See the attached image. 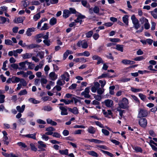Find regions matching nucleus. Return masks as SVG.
Masks as SVG:
<instances>
[{"instance_id":"obj_6","label":"nucleus","mask_w":157,"mask_h":157,"mask_svg":"<svg viewBox=\"0 0 157 157\" xmlns=\"http://www.w3.org/2000/svg\"><path fill=\"white\" fill-rule=\"evenodd\" d=\"M103 103L108 108H112L113 105V101L110 99L105 100Z\"/></svg>"},{"instance_id":"obj_1","label":"nucleus","mask_w":157,"mask_h":157,"mask_svg":"<svg viewBox=\"0 0 157 157\" xmlns=\"http://www.w3.org/2000/svg\"><path fill=\"white\" fill-rule=\"evenodd\" d=\"M85 18V16L82 15L81 14H79L77 19L75 20L74 22H72L69 25V26L71 27H72L73 26L77 25V23H79V25H81L82 22V19Z\"/></svg>"},{"instance_id":"obj_61","label":"nucleus","mask_w":157,"mask_h":157,"mask_svg":"<svg viewBox=\"0 0 157 157\" xmlns=\"http://www.w3.org/2000/svg\"><path fill=\"white\" fill-rule=\"evenodd\" d=\"M139 96L140 99L143 101H144L146 98V96L145 95L141 93L139 94Z\"/></svg>"},{"instance_id":"obj_15","label":"nucleus","mask_w":157,"mask_h":157,"mask_svg":"<svg viewBox=\"0 0 157 157\" xmlns=\"http://www.w3.org/2000/svg\"><path fill=\"white\" fill-rule=\"evenodd\" d=\"M68 109L69 111H70L74 114H77L79 113L78 110L77 108L76 107H74L72 109L70 108H68Z\"/></svg>"},{"instance_id":"obj_55","label":"nucleus","mask_w":157,"mask_h":157,"mask_svg":"<svg viewBox=\"0 0 157 157\" xmlns=\"http://www.w3.org/2000/svg\"><path fill=\"white\" fill-rule=\"evenodd\" d=\"M5 96L3 94H0V103H2L4 102Z\"/></svg>"},{"instance_id":"obj_31","label":"nucleus","mask_w":157,"mask_h":157,"mask_svg":"<svg viewBox=\"0 0 157 157\" xmlns=\"http://www.w3.org/2000/svg\"><path fill=\"white\" fill-rule=\"evenodd\" d=\"M131 19L133 24L139 22L138 20L136 18L134 15H133L132 16Z\"/></svg>"},{"instance_id":"obj_37","label":"nucleus","mask_w":157,"mask_h":157,"mask_svg":"<svg viewBox=\"0 0 157 157\" xmlns=\"http://www.w3.org/2000/svg\"><path fill=\"white\" fill-rule=\"evenodd\" d=\"M56 19L54 17L51 18L50 21V24L51 25H53L56 23Z\"/></svg>"},{"instance_id":"obj_57","label":"nucleus","mask_w":157,"mask_h":157,"mask_svg":"<svg viewBox=\"0 0 157 157\" xmlns=\"http://www.w3.org/2000/svg\"><path fill=\"white\" fill-rule=\"evenodd\" d=\"M48 29V24L47 23H44L43 26L41 28L40 30H46Z\"/></svg>"},{"instance_id":"obj_27","label":"nucleus","mask_w":157,"mask_h":157,"mask_svg":"<svg viewBox=\"0 0 157 157\" xmlns=\"http://www.w3.org/2000/svg\"><path fill=\"white\" fill-rule=\"evenodd\" d=\"M115 48L118 51L123 52V45L119 44H117L116 45V48Z\"/></svg>"},{"instance_id":"obj_26","label":"nucleus","mask_w":157,"mask_h":157,"mask_svg":"<svg viewBox=\"0 0 157 157\" xmlns=\"http://www.w3.org/2000/svg\"><path fill=\"white\" fill-rule=\"evenodd\" d=\"M40 46L37 44H32L29 45H28V46H27V48L28 49H32L35 48H38L40 47Z\"/></svg>"},{"instance_id":"obj_46","label":"nucleus","mask_w":157,"mask_h":157,"mask_svg":"<svg viewBox=\"0 0 157 157\" xmlns=\"http://www.w3.org/2000/svg\"><path fill=\"white\" fill-rule=\"evenodd\" d=\"M31 149L32 151H36L37 150V148L34 145L33 143H31L30 144Z\"/></svg>"},{"instance_id":"obj_62","label":"nucleus","mask_w":157,"mask_h":157,"mask_svg":"<svg viewBox=\"0 0 157 157\" xmlns=\"http://www.w3.org/2000/svg\"><path fill=\"white\" fill-rule=\"evenodd\" d=\"M93 34V32L92 31H90L86 34V37L87 38L90 37Z\"/></svg>"},{"instance_id":"obj_36","label":"nucleus","mask_w":157,"mask_h":157,"mask_svg":"<svg viewBox=\"0 0 157 157\" xmlns=\"http://www.w3.org/2000/svg\"><path fill=\"white\" fill-rule=\"evenodd\" d=\"M19 121L20 123L22 125L25 124L26 123V118H21L19 119Z\"/></svg>"},{"instance_id":"obj_23","label":"nucleus","mask_w":157,"mask_h":157,"mask_svg":"<svg viewBox=\"0 0 157 157\" xmlns=\"http://www.w3.org/2000/svg\"><path fill=\"white\" fill-rule=\"evenodd\" d=\"M102 112L106 117H108L109 115H112V113L110 110H107V111H106L105 109H103L102 110Z\"/></svg>"},{"instance_id":"obj_8","label":"nucleus","mask_w":157,"mask_h":157,"mask_svg":"<svg viewBox=\"0 0 157 157\" xmlns=\"http://www.w3.org/2000/svg\"><path fill=\"white\" fill-rule=\"evenodd\" d=\"M27 64L28 65L29 68L30 69H32L33 68L31 67V66L33 65L31 63L28 62L27 61H25V62H21L19 63V66L21 67L22 68H24L25 67L26 64Z\"/></svg>"},{"instance_id":"obj_64","label":"nucleus","mask_w":157,"mask_h":157,"mask_svg":"<svg viewBox=\"0 0 157 157\" xmlns=\"http://www.w3.org/2000/svg\"><path fill=\"white\" fill-rule=\"evenodd\" d=\"M53 136L54 137L58 138H60L61 137V136L60 135V134L58 133L57 132H54L53 133Z\"/></svg>"},{"instance_id":"obj_21","label":"nucleus","mask_w":157,"mask_h":157,"mask_svg":"<svg viewBox=\"0 0 157 157\" xmlns=\"http://www.w3.org/2000/svg\"><path fill=\"white\" fill-rule=\"evenodd\" d=\"M87 140L90 142L94 143L96 144L103 143V141L96 139H88Z\"/></svg>"},{"instance_id":"obj_47","label":"nucleus","mask_w":157,"mask_h":157,"mask_svg":"<svg viewBox=\"0 0 157 157\" xmlns=\"http://www.w3.org/2000/svg\"><path fill=\"white\" fill-rule=\"evenodd\" d=\"M133 148L134 149L136 152H142V150L141 147H137V146H134L133 147Z\"/></svg>"},{"instance_id":"obj_14","label":"nucleus","mask_w":157,"mask_h":157,"mask_svg":"<svg viewBox=\"0 0 157 157\" xmlns=\"http://www.w3.org/2000/svg\"><path fill=\"white\" fill-rule=\"evenodd\" d=\"M36 29L34 28H30L27 29L26 32V34L28 36H31L32 35L31 33L34 32Z\"/></svg>"},{"instance_id":"obj_51","label":"nucleus","mask_w":157,"mask_h":157,"mask_svg":"<svg viewBox=\"0 0 157 157\" xmlns=\"http://www.w3.org/2000/svg\"><path fill=\"white\" fill-rule=\"evenodd\" d=\"M8 61L7 60H6L3 63V66L2 69L4 71H6L7 70V68H6V64L7 63Z\"/></svg>"},{"instance_id":"obj_33","label":"nucleus","mask_w":157,"mask_h":157,"mask_svg":"<svg viewBox=\"0 0 157 157\" xmlns=\"http://www.w3.org/2000/svg\"><path fill=\"white\" fill-rule=\"evenodd\" d=\"M28 101L31 103L34 104H37L40 103L39 101L37 100H36L33 98H30L28 99Z\"/></svg>"},{"instance_id":"obj_58","label":"nucleus","mask_w":157,"mask_h":157,"mask_svg":"<svg viewBox=\"0 0 157 157\" xmlns=\"http://www.w3.org/2000/svg\"><path fill=\"white\" fill-rule=\"evenodd\" d=\"M151 14L153 17L155 19L157 18V13L155 12L154 10L151 11Z\"/></svg>"},{"instance_id":"obj_11","label":"nucleus","mask_w":157,"mask_h":157,"mask_svg":"<svg viewBox=\"0 0 157 157\" xmlns=\"http://www.w3.org/2000/svg\"><path fill=\"white\" fill-rule=\"evenodd\" d=\"M61 77L63 79L67 82H68L69 80L70 75L67 72H65Z\"/></svg>"},{"instance_id":"obj_59","label":"nucleus","mask_w":157,"mask_h":157,"mask_svg":"<svg viewBox=\"0 0 157 157\" xmlns=\"http://www.w3.org/2000/svg\"><path fill=\"white\" fill-rule=\"evenodd\" d=\"M20 83L23 86H25L27 85V83H26V81L23 79H20Z\"/></svg>"},{"instance_id":"obj_48","label":"nucleus","mask_w":157,"mask_h":157,"mask_svg":"<svg viewBox=\"0 0 157 157\" xmlns=\"http://www.w3.org/2000/svg\"><path fill=\"white\" fill-rule=\"evenodd\" d=\"M8 138L7 136H5L3 137V140L4 142V144H6L8 145L9 143V142L8 140Z\"/></svg>"},{"instance_id":"obj_30","label":"nucleus","mask_w":157,"mask_h":157,"mask_svg":"<svg viewBox=\"0 0 157 157\" xmlns=\"http://www.w3.org/2000/svg\"><path fill=\"white\" fill-rule=\"evenodd\" d=\"M42 110L45 111H50L52 110V108L49 105H46L43 107Z\"/></svg>"},{"instance_id":"obj_29","label":"nucleus","mask_w":157,"mask_h":157,"mask_svg":"<svg viewBox=\"0 0 157 157\" xmlns=\"http://www.w3.org/2000/svg\"><path fill=\"white\" fill-rule=\"evenodd\" d=\"M20 78L16 77L13 76L12 77V82L13 83H17L20 82Z\"/></svg>"},{"instance_id":"obj_52","label":"nucleus","mask_w":157,"mask_h":157,"mask_svg":"<svg viewBox=\"0 0 157 157\" xmlns=\"http://www.w3.org/2000/svg\"><path fill=\"white\" fill-rule=\"evenodd\" d=\"M59 153L63 155H67L68 154V150L66 149L64 150H60L59 151Z\"/></svg>"},{"instance_id":"obj_43","label":"nucleus","mask_w":157,"mask_h":157,"mask_svg":"<svg viewBox=\"0 0 157 157\" xmlns=\"http://www.w3.org/2000/svg\"><path fill=\"white\" fill-rule=\"evenodd\" d=\"M140 21L142 24L144 23L145 24L146 22H148V20L144 17H142L140 19Z\"/></svg>"},{"instance_id":"obj_60","label":"nucleus","mask_w":157,"mask_h":157,"mask_svg":"<svg viewBox=\"0 0 157 157\" xmlns=\"http://www.w3.org/2000/svg\"><path fill=\"white\" fill-rule=\"evenodd\" d=\"M93 11L94 13H98L99 11V9L98 7L96 6L93 9Z\"/></svg>"},{"instance_id":"obj_63","label":"nucleus","mask_w":157,"mask_h":157,"mask_svg":"<svg viewBox=\"0 0 157 157\" xmlns=\"http://www.w3.org/2000/svg\"><path fill=\"white\" fill-rule=\"evenodd\" d=\"M44 52H41L38 53L37 55L41 59L44 58Z\"/></svg>"},{"instance_id":"obj_40","label":"nucleus","mask_w":157,"mask_h":157,"mask_svg":"<svg viewBox=\"0 0 157 157\" xmlns=\"http://www.w3.org/2000/svg\"><path fill=\"white\" fill-rule=\"evenodd\" d=\"M104 91V89L103 88H99L97 89V91L98 94L101 95L102 94Z\"/></svg>"},{"instance_id":"obj_50","label":"nucleus","mask_w":157,"mask_h":157,"mask_svg":"<svg viewBox=\"0 0 157 157\" xmlns=\"http://www.w3.org/2000/svg\"><path fill=\"white\" fill-rule=\"evenodd\" d=\"M27 94V92L26 90L24 89L20 91V92L18 93V95H22L26 94Z\"/></svg>"},{"instance_id":"obj_24","label":"nucleus","mask_w":157,"mask_h":157,"mask_svg":"<svg viewBox=\"0 0 157 157\" xmlns=\"http://www.w3.org/2000/svg\"><path fill=\"white\" fill-rule=\"evenodd\" d=\"M71 14L70 13V11L68 10H64L63 11V16L65 18L68 17Z\"/></svg>"},{"instance_id":"obj_28","label":"nucleus","mask_w":157,"mask_h":157,"mask_svg":"<svg viewBox=\"0 0 157 157\" xmlns=\"http://www.w3.org/2000/svg\"><path fill=\"white\" fill-rule=\"evenodd\" d=\"M17 144L20 147H21V148H26V149L25 150V151H27L29 149V148H27V146L26 145V144L23 143L22 142H19L17 143Z\"/></svg>"},{"instance_id":"obj_32","label":"nucleus","mask_w":157,"mask_h":157,"mask_svg":"<svg viewBox=\"0 0 157 157\" xmlns=\"http://www.w3.org/2000/svg\"><path fill=\"white\" fill-rule=\"evenodd\" d=\"M89 155H91L95 157H98V154L94 151H91L88 152Z\"/></svg>"},{"instance_id":"obj_49","label":"nucleus","mask_w":157,"mask_h":157,"mask_svg":"<svg viewBox=\"0 0 157 157\" xmlns=\"http://www.w3.org/2000/svg\"><path fill=\"white\" fill-rule=\"evenodd\" d=\"M82 4V5L87 8H88L89 7V4H88L87 2V1L86 0H82L81 2Z\"/></svg>"},{"instance_id":"obj_20","label":"nucleus","mask_w":157,"mask_h":157,"mask_svg":"<svg viewBox=\"0 0 157 157\" xmlns=\"http://www.w3.org/2000/svg\"><path fill=\"white\" fill-rule=\"evenodd\" d=\"M87 131L90 134H94L95 133L96 130L92 126H90L87 129Z\"/></svg>"},{"instance_id":"obj_54","label":"nucleus","mask_w":157,"mask_h":157,"mask_svg":"<svg viewBox=\"0 0 157 157\" xmlns=\"http://www.w3.org/2000/svg\"><path fill=\"white\" fill-rule=\"evenodd\" d=\"M101 131L102 133L105 136H108L109 134V132L106 129H102Z\"/></svg>"},{"instance_id":"obj_9","label":"nucleus","mask_w":157,"mask_h":157,"mask_svg":"<svg viewBox=\"0 0 157 157\" xmlns=\"http://www.w3.org/2000/svg\"><path fill=\"white\" fill-rule=\"evenodd\" d=\"M45 130L47 132H46V134H47L48 135H51L53 134V132L55 131L56 129L52 127H48L46 128Z\"/></svg>"},{"instance_id":"obj_3","label":"nucleus","mask_w":157,"mask_h":157,"mask_svg":"<svg viewBox=\"0 0 157 157\" xmlns=\"http://www.w3.org/2000/svg\"><path fill=\"white\" fill-rule=\"evenodd\" d=\"M90 87H87L86 88L84 91L81 93V95L82 96H83L86 98H89L91 96L89 94L90 92Z\"/></svg>"},{"instance_id":"obj_38","label":"nucleus","mask_w":157,"mask_h":157,"mask_svg":"<svg viewBox=\"0 0 157 157\" xmlns=\"http://www.w3.org/2000/svg\"><path fill=\"white\" fill-rule=\"evenodd\" d=\"M47 20V19L45 18H42L40 21H39L37 25V28L38 29H39L40 28L41 26V24L42 23L44 22V21Z\"/></svg>"},{"instance_id":"obj_18","label":"nucleus","mask_w":157,"mask_h":157,"mask_svg":"<svg viewBox=\"0 0 157 157\" xmlns=\"http://www.w3.org/2000/svg\"><path fill=\"white\" fill-rule=\"evenodd\" d=\"M25 105H24L21 107L19 105L17 106L16 107V109L17 112L19 113H22L25 110Z\"/></svg>"},{"instance_id":"obj_16","label":"nucleus","mask_w":157,"mask_h":157,"mask_svg":"<svg viewBox=\"0 0 157 157\" xmlns=\"http://www.w3.org/2000/svg\"><path fill=\"white\" fill-rule=\"evenodd\" d=\"M50 79L52 80H55L57 78V76L54 72H51L49 75Z\"/></svg>"},{"instance_id":"obj_10","label":"nucleus","mask_w":157,"mask_h":157,"mask_svg":"<svg viewBox=\"0 0 157 157\" xmlns=\"http://www.w3.org/2000/svg\"><path fill=\"white\" fill-rule=\"evenodd\" d=\"M147 123L146 119L145 118H142L140 119L139 121L140 125L142 127H145Z\"/></svg>"},{"instance_id":"obj_34","label":"nucleus","mask_w":157,"mask_h":157,"mask_svg":"<svg viewBox=\"0 0 157 157\" xmlns=\"http://www.w3.org/2000/svg\"><path fill=\"white\" fill-rule=\"evenodd\" d=\"M48 135L46 134V132L44 134H41V138L45 141H47L49 139V137Z\"/></svg>"},{"instance_id":"obj_7","label":"nucleus","mask_w":157,"mask_h":157,"mask_svg":"<svg viewBox=\"0 0 157 157\" xmlns=\"http://www.w3.org/2000/svg\"><path fill=\"white\" fill-rule=\"evenodd\" d=\"M38 148L40 149L41 151H44L45 149L44 148H46L47 147L45 143L41 141H39L38 142Z\"/></svg>"},{"instance_id":"obj_35","label":"nucleus","mask_w":157,"mask_h":157,"mask_svg":"<svg viewBox=\"0 0 157 157\" xmlns=\"http://www.w3.org/2000/svg\"><path fill=\"white\" fill-rule=\"evenodd\" d=\"M40 81L42 86H44V84H46L47 83V80L45 78L42 77L40 79Z\"/></svg>"},{"instance_id":"obj_12","label":"nucleus","mask_w":157,"mask_h":157,"mask_svg":"<svg viewBox=\"0 0 157 157\" xmlns=\"http://www.w3.org/2000/svg\"><path fill=\"white\" fill-rule=\"evenodd\" d=\"M59 108L61 110V115H66L68 114L67 109L65 107L60 106Z\"/></svg>"},{"instance_id":"obj_19","label":"nucleus","mask_w":157,"mask_h":157,"mask_svg":"<svg viewBox=\"0 0 157 157\" xmlns=\"http://www.w3.org/2000/svg\"><path fill=\"white\" fill-rule=\"evenodd\" d=\"M33 55V54L30 53H26L22 55V58L24 59L31 58Z\"/></svg>"},{"instance_id":"obj_39","label":"nucleus","mask_w":157,"mask_h":157,"mask_svg":"<svg viewBox=\"0 0 157 157\" xmlns=\"http://www.w3.org/2000/svg\"><path fill=\"white\" fill-rule=\"evenodd\" d=\"M101 151L105 154L107 155L110 156V157H113L114 155H113L109 152L103 150H101Z\"/></svg>"},{"instance_id":"obj_17","label":"nucleus","mask_w":157,"mask_h":157,"mask_svg":"<svg viewBox=\"0 0 157 157\" xmlns=\"http://www.w3.org/2000/svg\"><path fill=\"white\" fill-rule=\"evenodd\" d=\"M21 135L22 136L26 137L28 138L33 139L34 140H35L36 139V133H34L33 134H28L26 135Z\"/></svg>"},{"instance_id":"obj_13","label":"nucleus","mask_w":157,"mask_h":157,"mask_svg":"<svg viewBox=\"0 0 157 157\" xmlns=\"http://www.w3.org/2000/svg\"><path fill=\"white\" fill-rule=\"evenodd\" d=\"M121 63L124 65H127L134 64L135 63V62L134 61L127 59H124L122 61Z\"/></svg>"},{"instance_id":"obj_56","label":"nucleus","mask_w":157,"mask_h":157,"mask_svg":"<svg viewBox=\"0 0 157 157\" xmlns=\"http://www.w3.org/2000/svg\"><path fill=\"white\" fill-rule=\"evenodd\" d=\"M11 67L14 69H20V68H18V65L16 63H13L11 65Z\"/></svg>"},{"instance_id":"obj_42","label":"nucleus","mask_w":157,"mask_h":157,"mask_svg":"<svg viewBox=\"0 0 157 157\" xmlns=\"http://www.w3.org/2000/svg\"><path fill=\"white\" fill-rule=\"evenodd\" d=\"M131 90L132 92H135V93L142 91V89L135 88L133 87H131Z\"/></svg>"},{"instance_id":"obj_25","label":"nucleus","mask_w":157,"mask_h":157,"mask_svg":"<svg viewBox=\"0 0 157 157\" xmlns=\"http://www.w3.org/2000/svg\"><path fill=\"white\" fill-rule=\"evenodd\" d=\"M46 121L48 124H50L52 125L56 126L57 124V123L56 122L53 121L52 119L50 118L47 119Z\"/></svg>"},{"instance_id":"obj_2","label":"nucleus","mask_w":157,"mask_h":157,"mask_svg":"<svg viewBox=\"0 0 157 157\" xmlns=\"http://www.w3.org/2000/svg\"><path fill=\"white\" fill-rule=\"evenodd\" d=\"M128 100L125 98H123L122 100L119 102L118 105L121 109H125L128 108Z\"/></svg>"},{"instance_id":"obj_44","label":"nucleus","mask_w":157,"mask_h":157,"mask_svg":"<svg viewBox=\"0 0 157 157\" xmlns=\"http://www.w3.org/2000/svg\"><path fill=\"white\" fill-rule=\"evenodd\" d=\"M5 44L6 45H13V43L12 41L10 40H5Z\"/></svg>"},{"instance_id":"obj_4","label":"nucleus","mask_w":157,"mask_h":157,"mask_svg":"<svg viewBox=\"0 0 157 157\" xmlns=\"http://www.w3.org/2000/svg\"><path fill=\"white\" fill-rule=\"evenodd\" d=\"M77 45L78 47L84 49L87 48L88 47L87 42L84 40L79 41L77 43Z\"/></svg>"},{"instance_id":"obj_5","label":"nucleus","mask_w":157,"mask_h":157,"mask_svg":"<svg viewBox=\"0 0 157 157\" xmlns=\"http://www.w3.org/2000/svg\"><path fill=\"white\" fill-rule=\"evenodd\" d=\"M148 114L147 111L144 109H140L139 112L138 117L139 118L146 117Z\"/></svg>"},{"instance_id":"obj_22","label":"nucleus","mask_w":157,"mask_h":157,"mask_svg":"<svg viewBox=\"0 0 157 157\" xmlns=\"http://www.w3.org/2000/svg\"><path fill=\"white\" fill-rule=\"evenodd\" d=\"M128 15H124L122 17V20L123 22L127 25H128Z\"/></svg>"},{"instance_id":"obj_53","label":"nucleus","mask_w":157,"mask_h":157,"mask_svg":"<svg viewBox=\"0 0 157 157\" xmlns=\"http://www.w3.org/2000/svg\"><path fill=\"white\" fill-rule=\"evenodd\" d=\"M40 13H38L34 16L33 18L35 21H36L40 18Z\"/></svg>"},{"instance_id":"obj_41","label":"nucleus","mask_w":157,"mask_h":157,"mask_svg":"<svg viewBox=\"0 0 157 157\" xmlns=\"http://www.w3.org/2000/svg\"><path fill=\"white\" fill-rule=\"evenodd\" d=\"M109 40L113 43L118 42L120 41V39L117 38H110L109 39Z\"/></svg>"},{"instance_id":"obj_45","label":"nucleus","mask_w":157,"mask_h":157,"mask_svg":"<svg viewBox=\"0 0 157 157\" xmlns=\"http://www.w3.org/2000/svg\"><path fill=\"white\" fill-rule=\"evenodd\" d=\"M23 22L22 19L21 17H18L15 19L14 20V22L16 23H21Z\"/></svg>"}]
</instances>
